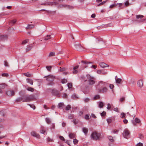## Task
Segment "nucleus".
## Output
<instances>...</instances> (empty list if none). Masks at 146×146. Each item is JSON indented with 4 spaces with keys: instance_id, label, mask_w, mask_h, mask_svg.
Returning a JSON list of instances; mask_svg holds the SVG:
<instances>
[{
    "instance_id": "1",
    "label": "nucleus",
    "mask_w": 146,
    "mask_h": 146,
    "mask_svg": "<svg viewBox=\"0 0 146 146\" xmlns=\"http://www.w3.org/2000/svg\"><path fill=\"white\" fill-rule=\"evenodd\" d=\"M109 84L107 82L100 81L98 82V84L96 86V88L98 92L101 93L106 92L108 91L107 87Z\"/></svg>"
},
{
    "instance_id": "2",
    "label": "nucleus",
    "mask_w": 146,
    "mask_h": 146,
    "mask_svg": "<svg viewBox=\"0 0 146 146\" xmlns=\"http://www.w3.org/2000/svg\"><path fill=\"white\" fill-rule=\"evenodd\" d=\"M100 134L96 131L93 132L91 135V138L94 140H97L99 139Z\"/></svg>"
},
{
    "instance_id": "3",
    "label": "nucleus",
    "mask_w": 146,
    "mask_h": 146,
    "mask_svg": "<svg viewBox=\"0 0 146 146\" xmlns=\"http://www.w3.org/2000/svg\"><path fill=\"white\" fill-rule=\"evenodd\" d=\"M87 78L90 85H92L94 84L95 79L94 78L90 76L89 74L87 75Z\"/></svg>"
},
{
    "instance_id": "4",
    "label": "nucleus",
    "mask_w": 146,
    "mask_h": 146,
    "mask_svg": "<svg viewBox=\"0 0 146 146\" xmlns=\"http://www.w3.org/2000/svg\"><path fill=\"white\" fill-rule=\"evenodd\" d=\"M55 79V77L54 76L51 75H49L46 77V80L49 82H51L48 84L49 85H52L54 84V83L52 82Z\"/></svg>"
},
{
    "instance_id": "5",
    "label": "nucleus",
    "mask_w": 146,
    "mask_h": 146,
    "mask_svg": "<svg viewBox=\"0 0 146 146\" xmlns=\"http://www.w3.org/2000/svg\"><path fill=\"white\" fill-rule=\"evenodd\" d=\"M34 98L32 96H25L24 97L23 100V102H29L34 100Z\"/></svg>"
},
{
    "instance_id": "6",
    "label": "nucleus",
    "mask_w": 146,
    "mask_h": 146,
    "mask_svg": "<svg viewBox=\"0 0 146 146\" xmlns=\"http://www.w3.org/2000/svg\"><path fill=\"white\" fill-rule=\"evenodd\" d=\"M123 136L125 138L128 139L130 136V132L129 130L127 129H125L124 130L123 133Z\"/></svg>"
},
{
    "instance_id": "7",
    "label": "nucleus",
    "mask_w": 146,
    "mask_h": 146,
    "mask_svg": "<svg viewBox=\"0 0 146 146\" xmlns=\"http://www.w3.org/2000/svg\"><path fill=\"white\" fill-rule=\"evenodd\" d=\"M31 134L33 136L39 139L40 138V137L39 135L34 131H33L31 132Z\"/></svg>"
},
{
    "instance_id": "8",
    "label": "nucleus",
    "mask_w": 146,
    "mask_h": 146,
    "mask_svg": "<svg viewBox=\"0 0 146 146\" xmlns=\"http://www.w3.org/2000/svg\"><path fill=\"white\" fill-rule=\"evenodd\" d=\"M90 63V62H88L86 61H82V66L83 67H82V69H84L86 67L88 66V64Z\"/></svg>"
},
{
    "instance_id": "9",
    "label": "nucleus",
    "mask_w": 146,
    "mask_h": 146,
    "mask_svg": "<svg viewBox=\"0 0 146 146\" xmlns=\"http://www.w3.org/2000/svg\"><path fill=\"white\" fill-rule=\"evenodd\" d=\"M6 94L9 96H12L14 95V92L13 91L8 90L6 92Z\"/></svg>"
},
{
    "instance_id": "10",
    "label": "nucleus",
    "mask_w": 146,
    "mask_h": 146,
    "mask_svg": "<svg viewBox=\"0 0 146 146\" xmlns=\"http://www.w3.org/2000/svg\"><path fill=\"white\" fill-rule=\"evenodd\" d=\"M40 132V133L43 134L45 135L47 134V133L46 132V130L43 127H41Z\"/></svg>"
},
{
    "instance_id": "11",
    "label": "nucleus",
    "mask_w": 146,
    "mask_h": 146,
    "mask_svg": "<svg viewBox=\"0 0 146 146\" xmlns=\"http://www.w3.org/2000/svg\"><path fill=\"white\" fill-rule=\"evenodd\" d=\"M137 83L138 86L140 88L142 87L143 86V83L142 80H138Z\"/></svg>"
},
{
    "instance_id": "12",
    "label": "nucleus",
    "mask_w": 146,
    "mask_h": 146,
    "mask_svg": "<svg viewBox=\"0 0 146 146\" xmlns=\"http://www.w3.org/2000/svg\"><path fill=\"white\" fill-rule=\"evenodd\" d=\"M6 85L5 84L2 83L1 84H0V93H1L2 92L1 90V89H3L5 88Z\"/></svg>"
},
{
    "instance_id": "13",
    "label": "nucleus",
    "mask_w": 146,
    "mask_h": 146,
    "mask_svg": "<svg viewBox=\"0 0 146 146\" xmlns=\"http://www.w3.org/2000/svg\"><path fill=\"white\" fill-rule=\"evenodd\" d=\"M100 65L102 68H104L108 66L104 62L100 63Z\"/></svg>"
},
{
    "instance_id": "14",
    "label": "nucleus",
    "mask_w": 146,
    "mask_h": 146,
    "mask_svg": "<svg viewBox=\"0 0 146 146\" xmlns=\"http://www.w3.org/2000/svg\"><path fill=\"white\" fill-rule=\"evenodd\" d=\"M52 92L54 94L56 95H58L59 94V92L55 89L53 90H52Z\"/></svg>"
},
{
    "instance_id": "15",
    "label": "nucleus",
    "mask_w": 146,
    "mask_h": 146,
    "mask_svg": "<svg viewBox=\"0 0 146 146\" xmlns=\"http://www.w3.org/2000/svg\"><path fill=\"white\" fill-rule=\"evenodd\" d=\"M79 67L78 66H76L74 68V71H73V73L74 74H76L77 73V71L76 70Z\"/></svg>"
},
{
    "instance_id": "16",
    "label": "nucleus",
    "mask_w": 146,
    "mask_h": 146,
    "mask_svg": "<svg viewBox=\"0 0 146 146\" xmlns=\"http://www.w3.org/2000/svg\"><path fill=\"white\" fill-rule=\"evenodd\" d=\"M116 77H115V81L116 83L121 84L122 81V80L120 78H116Z\"/></svg>"
},
{
    "instance_id": "17",
    "label": "nucleus",
    "mask_w": 146,
    "mask_h": 146,
    "mask_svg": "<svg viewBox=\"0 0 146 146\" xmlns=\"http://www.w3.org/2000/svg\"><path fill=\"white\" fill-rule=\"evenodd\" d=\"M82 131L85 134H87L88 131V129L86 127H84L82 129Z\"/></svg>"
},
{
    "instance_id": "18",
    "label": "nucleus",
    "mask_w": 146,
    "mask_h": 146,
    "mask_svg": "<svg viewBox=\"0 0 146 146\" xmlns=\"http://www.w3.org/2000/svg\"><path fill=\"white\" fill-rule=\"evenodd\" d=\"M69 136L70 138L73 139L75 137V135L74 133H71L69 134Z\"/></svg>"
},
{
    "instance_id": "19",
    "label": "nucleus",
    "mask_w": 146,
    "mask_h": 146,
    "mask_svg": "<svg viewBox=\"0 0 146 146\" xmlns=\"http://www.w3.org/2000/svg\"><path fill=\"white\" fill-rule=\"evenodd\" d=\"M27 82L28 83H30L31 85H33V82L32 80L29 79H27Z\"/></svg>"
},
{
    "instance_id": "20",
    "label": "nucleus",
    "mask_w": 146,
    "mask_h": 146,
    "mask_svg": "<svg viewBox=\"0 0 146 146\" xmlns=\"http://www.w3.org/2000/svg\"><path fill=\"white\" fill-rule=\"evenodd\" d=\"M46 140H47V142H53L54 141L53 139H51L49 137H48L47 138Z\"/></svg>"
},
{
    "instance_id": "21",
    "label": "nucleus",
    "mask_w": 146,
    "mask_h": 146,
    "mask_svg": "<svg viewBox=\"0 0 146 146\" xmlns=\"http://www.w3.org/2000/svg\"><path fill=\"white\" fill-rule=\"evenodd\" d=\"M34 26L33 25H28V26L26 27V29H30L34 28Z\"/></svg>"
},
{
    "instance_id": "22",
    "label": "nucleus",
    "mask_w": 146,
    "mask_h": 146,
    "mask_svg": "<svg viewBox=\"0 0 146 146\" xmlns=\"http://www.w3.org/2000/svg\"><path fill=\"white\" fill-rule=\"evenodd\" d=\"M64 106V104L62 103H59L58 105V107L59 108H63Z\"/></svg>"
},
{
    "instance_id": "23",
    "label": "nucleus",
    "mask_w": 146,
    "mask_h": 146,
    "mask_svg": "<svg viewBox=\"0 0 146 146\" xmlns=\"http://www.w3.org/2000/svg\"><path fill=\"white\" fill-rule=\"evenodd\" d=\"M124 4H125V6H124L125 7L128 6L129 5H130L128 1H126L125 3Z\"/></svg>"
},
{
    "instance_id": "24",
    "label": "nucleus",
    "mask_w": 146,
    "mask_h": 146,
    "mask_svg": "<svg viewBox=\"0 0 146 146\" xmlns=\"http://www.w3.org/2000/svg\"><path fill=\"white\" fill-rule=\"evenodd\" d=\"M144 17L142 15H136V18L137 19H142Z\"/></svg>"
},
{
    "instance_id": "25",
    "label": "nucleus",
    "mask_w": 146,
    "mask_h": 146,
    "mask_svg": "<svg viewBox=\"0 0 146 146\" xmlns=\"http://www.w3.org/2000/svg\"><path fill=\"white\" fill-rule=\"evenodd\" d=\"M117 5H118L119 7L120 8H122L125 7L122 3H118Z\"/></svg>"
},
{
    "instance_id": "26",
    "label": "nucleus",
    "mask_w": 146,
    "mask_h": 146,
    "mask_svg": "<svg viewBox=\"0 0 146 146\" xmlns=\"http://www.w3.org/2000/svg\"><path fill=\"white\" fill-rule=\"evenodd\" d=\"M126 114L124 113H121L120 117L121 118H125Z\"/></svg>"
},
{
    "instance_id": "27",
    "label": "nucleus",
    "mask_w": 146,
    "mask_h": 146,
    "mask_svg": "<svg viewBox=\"0 0 146 146\" xmlns=\"http://www.w3.org/2000/svg\"><path fill=\"white\" fill-rule=\"evenodd\" d=\"M27 90L28 91L33 92L34 90V89L31 87H29L27 88Z\"/></svg>"
},
{
    "instance_id": "28",
    "label": "nucleus",
    "mask_w": 146,
    "mask_h": 146,
    "mask_svg": "<svg viewBox=\"0 0 146 146\" xmlns=\"http://www.w3.org/2000/svg\"><path fill=\"white\" fill-rule=\"evenodd\" d=\"M104 106V103L102 102H100L99 103V106L100 108H102Z\"/></svg>"
},
{
    "instance_id": "29",
    "label": "nucleus",
    "mask_w": 146,
    "mask_h": 146,
    "mask_svg": "<svg viewBox=\"0 0 146 146\" xmlns=\"http://www.w3.org/2000/svg\"><path fill=\"white\" fill-rule=\"evenodd\" d=\"M67 85L69 88L71 89L72 88V83H69Z\"/></svg>"
},
{
    "instance_id": "30",
    "label": "nucleus",
    "mask_w": 146,
    "mask_h": 146,
    "mask_svg": "<svg viewBox=\"0 0 146 146\" xmlns=\"http://www.w3.org/2000/svg\"><path fill=\"white\" fill-rule=\"evenodd\" d=\"M23 74L27 77H30L31 76V74L28 72L27 73H24Z\"/></svg>"
},
{
    "instance_id": "31",
    "label": "nucleus",
    "mask_w": 146,
    "mask_h": 146,
    "mask_svg": "<svg viewBox=\"0 0 146 146\" xmlns=\"http://www.w3.org/2000/svg\"><path fill=\"white\" fill-rule=\"evenodd\" d=\"M46 121V122L48 124H50L51 122V121L50 119L48 118H46L45 119Z\"/></svg>"
},
{
    "instance_id": "32",
    "label": "nucleus",
    "mask_w": 146,
    "mask_h": 146,
    "mask_svg": "<svg viewBox=\"0 0 146 146\" xmlns=\"http://www.w3.org/2000/svg\"><path fill=\"white\" fill-rule=\"evenodd\" d=\"M50 36V35H47L46 37H45L44 38V40H47L48 39H49L51 38Z\"/></svg>"
},
{
    "instance_id": "33",
    "label": "nucleus",
    "mask_w": 146,
    "mask_h": 146,
    "mask_svg": "<svg viewBox=\"0 0 146 146\" xmlns=\"http://www.w3.org/2000/svg\"><path fill=\"white\" fill-rule=\"evenodd\" d=\"M55 55V53L54 52H51L49 54V57L52 56H54Z\"/></svg>"
},
{
    "instance_id": "34",
    "label": "nucleus",
    "mask_w": 146,
    "mask_h": 146,
    "mask_svg": "<svg viewBox=\"0 0 146 146\" xmlns=\"http://www.w3.org/2000/svg\"><path fill=\"white\" fill-rule=\"evenodd\" d=\"M78 141L77 139H74L73 143L74 145L77 144L78 143Z\"/></svg>"
},
{
    "instance_id": "35",
    "label": "nucleus",
    "mask_w": 146,
    "mask_h": 146,
    "mask_svg": "<svg viewBox=\"0 0 146 146\" xmlns=\"http://www.w3.org/2000/svg\"><path fill=\"white\" fill-rule=\"evenodd\" d=\"M109 140L111 142H113V140L112 136H109L108 137Z\"/></svg>"
},
{
    "instance_id": "36",
    "label": "nucleus",
    "mask_w": 146,
    "mask_h": 146,
    "mask_svg": "<svg viewBox=\"0 0 146 146\" xmlns=\"http://www.w3.org/2000/svg\"><path fill=\"white\" fill-rule=\"evenodd\" d=\"M89 115L88 114L86 115L85 116V119L86 120L89 119Z\"/></svg>"
},
{
    "instance_id": "37",
    "label": "nucleus",
    "mask_w": 146,
    "mask_h": 146,
    "mask_svg": "<svg viewBox=\"0 0 146 146\" xmlns=\"http://www.w3.org/2000/svg\"><path fill=\"white\" fill-rule=\"evenodd\" d=\"M51 68L52 66H47L46 67L47 70L49 71H50Z\"/></svg>"
},
{
    "instance_id": "38",
    "label": "nucleus",
    "mask_w": 146,
    "mask_h": 146,
    "mask_svg": "<svg viewBox=\"0 0 146 146\" xmlns=\"http://www.w3.org/2000/svg\"><path fill=\"white\" fill-rule=\"evenodd\" d=\"M28 41H29L28 40H27V39L23 41L22 42V44H24L27 43Z\"/></svg>"
},
{
    "instance_id": "39",
    "label": "nucleus",
    "mask_w": 146,
    "mask_h": 146,
    "mask_svg": "<svg viewBox=\"0 0 146 146\" xmlns=\"http://www.w3.org/2000/svg\"><path fill=\"white\" fill-rule=\"evenodd\" d=\"M8 75H8V74H7V73H4L2 74V76H3V77H7L8 76Z\"/></svg>"
},
{
    "instance_id": "40",
    "label": "nucleus",
    "mask_w": 146,
    "mask_h": 146,
    "mask_svg": "<svg viewBox=\"0 0 146 146\" xmlns=\"http://www.w3.org/2000/svg\"><path fill=\"white\" fill-rule=\"evenodd\" d=\"M135 121L136 123H139L140 122V119L137 118H135Z\"/></svg>"
},
{
    "instance_id": "41",
    "label": "nucleus",
    "mask_w": 146,
    "mask_h": 146,
    "mask_svg": "<svg viewBox=\"0 0 146 146\" xmlns=\"http://www.w3.org/2000/svg\"><path fill=\"white\" fill-rule=\"evenodd\" d=\"M100 98V96L98 95H96L94 97V99L95 100H97V99H99Z\"/></svg>"
},
{
    "instance_id": "42",
    "label": "nucleus",
    "mask_w": 146,
    "mask_h": 146,
    "mask_svg": "<svg viewBox=\"0 0 146 146\" xmlns=\"http://www.w3.org/2000/svg\"><path fill=\"white\" fill-rule=\"evenodd\" d=\"M72 98L74 99H76L77 98V97L75 94H73L72 96Z\"/></svg>"
},
{
    "instance_id": "43",
    "label": "nucleus",
    "mask_w": 146,
    "mask_h": 146,
    "mask_svg": "<svg viewBox=\"0 0 146 146\" xmlns=\"http://www.w3.org/2000/svg\"><path fill=\"white\" fill-rule=\"evenodd\" d=\"M71 108V107L70 105H68L66 108V110H69Z\"/></svg>"
},
{
    "instance_id": "44",
    "label": "nucleus",
    "mask_w": 146,
    "mask_h": 146,
    "mask_svg": "<svg viewBox=\"0 0 146 146\" xmlns=\"http://www.w3.org/2000/svg\"><path fill=\"white\" fill-rule=\"evenodd\" d=\"M107 121L108 123L109 124L111 122L112 120L110 118H108L107 119Z\"/></svg>"
},
{
    "instance_id": "45",
    "label": "nucleus",
    "mask_w": 146,
    "mask_h": 146,
    "mask_svg": "<svg viewBox=\"0 0 146 146\" xmlns=\"http://www.w3.org/2000/svg\"><path fill=\"white\" fill-rule=\"evenodd\" d=\"M106 115V112L105 111H103L102 113H101V115L102 116H104Z\"/></svg>"
},
{
    "instance_id": "46",
    "label": "nucleus",
    "mask_w": 146,
    "mask_h": 146,
    "mask_svg": "<svg viewBox=\"0 0 146 146\" xmlns=\"http://www.w3.org/2000/svg\"><path fill=\"white\" fill-rule=\"evenodd\" d=\"M109 87L111 89L113 90V88H114V85L113 84H110L109 86Z\"/></svg>"
},
{
    "instance_id": "47",
    "label": "nucleus",
    "mask_w": 146,
    "mask_h": 146,
    "mask_svg": "<svg viewBox=\"0 0 146 146\" xmlns=\"http://www.w3.org/2000/svg\"><path fill=\"white\" fill-rule=\"evenodd\" d=\"M119 131V130L117 129H114L113 130V131L114 133H117Z\"/></svg>"
},
{
    "instance_id": "48",
    "label": "nucleus",
    "mask_w": 146,
    "mask_h": 146,
    "mask_svg": "<svg viewBox=\"0 0 146 146\" xmlns=\"http://www.w3.org/2000/svg\"><path fill=\"white\" fill-rule=\"evenodd\" d=\"M59 138L61 140L63 141H65V139H64V138L63 136H60Z\"/></svg>"
},
{
    "instance_id": "49",
    "label": "nucleus",
    "mask_w": 146,
    "mask_h": 146,
    "mask_svg": "<svg viewBox=\"0 0 146 146\" xmlns=\"http://www.w3.org/2000/svg\"><path fill=\"white\" fill-rule=\"evenodd\" d=\"M107 105L108 106L107 107V109L108 110H110L111 108V106L110 104H108Z\"/></svg>"
},
{
    "instance_id": "50",
    "label": "nucleus",
    "mask_w": 146,
    "mask_h": 146,
    "mask_svg": "<svg viewBox=\"0 0 146 146\" xmlns=\"http://www.w3.org/2000/svg\"><path fill=\"white\" fill-rule=\"evenodd\" d=\"M44 108L45 109L47 110L50 109V108L48 107L46 105H44Z\"/></svg>"
},
{
    "instance_id": "51",
    "label": "nucleus",
    "mask_w": 146,
    "mask_h": 146,
    "mask_svg": "<svg viewBox=\"0 0 146 146\" xmlns=\"http://www.w3.org/2000/svg\"><path fill=\"white\" fill-rule=\"evenodd\" d=\"M4 65L6 66H9L8 63L6 61H4Z\"/></svg>"
},
{
    "instance_id": "52",
    "label": "nucleus",
    "mask_w": 146,
    "mask_h": 146,
    "mask_svg": "<svg viewBox=\"0 0 146 146\" xmlns=\"http://www.w3.org/2000/svg\"><path fill=\"white\" fill-rule=\"evenodd\" d=\"M31 48H32V47L31 46H27V48L26 49V50H27V51H29V50H30L31 49Z\"/></svg>"
},
{
    "instance_id": "53",
    "label": "nucleus",
    "mask_w": 146,
    "mask_h": 146,
    "mask_svg": "<svg viewBox=\"0 0 146 146\" xmlns=\"http://www.w3.org/2000/svg\"><path fill=\"white\" fill-rule=\"evenodd\" d=\"M67 80L65 79H63L62 80L61 82L62 83H65L67 82Z\"/></svg>"
},
{
    "instance_id": "54",
    "label": "nucleus",
    "mask_w": 146,
    "mask_h": 146,
    "mask_svg": "<svg viewBox=\"0 0 146 146\" xmlns=\"http://www.w3.org/2000/svg\"><path fill=\"white\" fill-rule=\"evenodd\" d=\"M67 95L66 94L64 93L63 94V96H62V97L63 98H67Z\"/></svg>"
},
{
    "instance_id": "55",
    "label": "nucleus",
    "mask_w": 146,
    "mask_h": 146,
    "mask_svg": "<svg viewBox=\"0 0 146 146\" xmlns=\"http://www.w3.org/2000/svg\"><path fill=\"white\" fill-rule=\"evenodd\" d=\"M143 144L141 143H139L137 144L136 145V146H143Z\"/></svg>"
},
{
    "instance_id": "56",
    "label": "nucleus",
    "mask_w": 146,
    "mask_h": 146,
    "mask_svg": "<svg viewBox=\"0 0 146 146\" xmlns=\"http://www.w3.org/2000/svg\"><path fill=\"white\" fill-rule=\"evenodd\" d=\"M29 106H30L31 108H32L33 109H35V106L33 105H29Z\"/></svg>"
},
{
    "instance_id": "57",
    "label": "nucleus",
    "mask_w": 146,
    "mask_h": 146,
    "mask_svg": "<svg viewBox=\"0 0 146 146\" xmlns=\"http://www.w3.org/2000/svg\"><path fill=\"white\" fill-rule=\"evenodd\" d=\"M117 5L115 4H113L111 5H110V8H112L114 7H115Z\"/></svg>"
},
{
    "instance_id": "58",
    "label": "nucleus",
    "mask_w": 146,
    "mask_h": 146,
    "mask_svg": "<svg viewBox=\"0 0 146 146\" xmlns=\"http://www.w3.org/2000/svg\"><path fill=\"white\" fill-rule=\"evenodd\" d=\"M125 100V98L124 97H123L120 98V102H122L124 101Z\"/></svg>"
},
{
    "instance_id": "59",
    "label": "nucleus",
    "mask_w": 146,
    "mask_h": 146,
    "mask_svg": "<svg viewBox=\"0 0 146 146\" xmlns=\"http://www.w3.org/2000/svg\"><path fill=\"white\" fill-rule=\"evenodd\" d=\"M106 1H103V2H101L100 3L98 4V6L102 5H103L104 3H106Z\"/></svg>"
},
{
    "instance_id": "60",
    "label": "nucleus",
    "mask_w": 146,
    "mask_h": 146,
    "mask_svg": "<svg viewBox=\"0 0 146 146\" xmlns=\"http://www.w3.org/2000/svg\"><path fill=\"white\" fill-rule=\"evenodd\" d=\"M123 122L125 124H126L128 123V121L127 120L125 119L123 120Z\"/></svg>"
},
{
    "instance_id": "61",
    "label": "nucleus",
    "mask_w": 146,
    "mask_h": 146,
    "mask_svg": "<svg viewBox=\"0 0 146 146\" xmlns=\"http://www.w3.org/2000/svg\"><path fill=\"white\" fill-rule=\"evenodd\" d=\"M89 99L88 98H86L84 100V101L85 102H88L89 101Z\"/></svg>"
},
{
    "instance_id": "62",
    "label": "nucleus",
    "mask_w": 146,
    "mask_h": 146,
    "mask_svg": "<svg viewBox=\"0 0 146 146\" xmlns=\"http://www.w3.org/2000/svg\"><path fill=\"white\" fill-rule=\"evenodd\" d=\"M73 123L75 125L78 123V121H76V120H74L73 121Z\"/></svg>"
},
{
    "instance_id": "63",
    "label": "nucleus",
    "mask_w": 146,
    "mask_h": 146,
    "mask_svg": "<svg viewBox=\"0 0 146 146\" xmlns=\"http://www.w3.org/2000/svg\"><path fill=\"white\" fill-rule=\"evenodd\" d=\"M113 110L115 111L118 112V109L117 108H114L113 109Z\"/></svg>"
},
{
    "instance_id": "64",
    "label": "nucleus",
    "mask_w": 146,
    "mask_h": 146,
    "mask_svg": "<svg viewBox=\"0 0 146 146\" xmlns=\"http://www.w3.org/2000/svg\"><path fill=\"white\" fill-rule=\"evenodd\" d=\"M17 21L16 19H14L12 21V23L13 24H14L16 23Z\"/></svg>"
}]
</instances>
